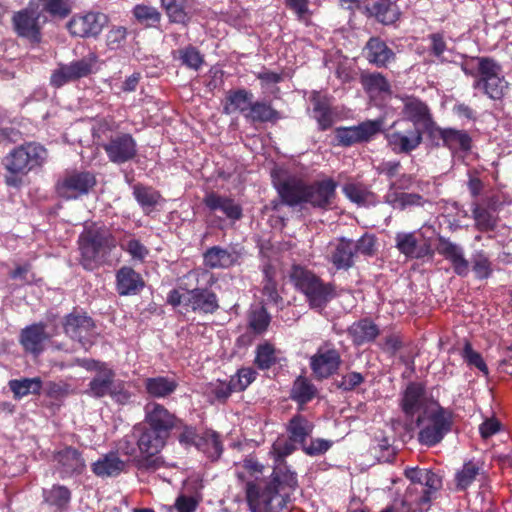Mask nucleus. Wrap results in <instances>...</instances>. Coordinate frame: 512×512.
Returning a JSON list of instances; mask_svg holds the SVG:
<instances>
[{"mask_svg":"<svg viewBox=\"0 0 512 512\" xmlns=\"http://www.w3.org/2000/svg\"><path fill=\"white\" fill-rule=\"evenodd\" d=\"M130 383L121 379L114 380L109 397L118 405H128L132 402L134 394L130 390Z\"/></svg>","mask_w":512,"mask_h":512,"instance_id":"nucleus-58","label":"nucleus"},{"mask_svg":"<svg viewBox=\"0 0 512 512\" xmlns=\"http://www.w3.org/2000/svg\"><path fill=\"white\" fill-rule=\"evenodd\" d=\"M253 94L246 89H237L229 91L227 102L233 106L234 110H238L243 115L249 110L252 102Z\"/></svg>","mask_w":512,"mask_h":512,"instance_id":"nucleus-60","label":"nucleus"},{"mask_svg":"<svg viewBox=\"0 0 512 512\" xmlns=\"http://www.w3.org/2000/svg\"><path fill=\"white\" fill-rule=\"evenodd\" d=\"M238 477L244 481L243 490L250 512H281L298 487L296 472L284 463L274 466L267 477L256 476L248 480H244L242 474Z\"/></svg>","mask_w":512,"mask_h":512,"instance_id":"nucleus-2","label":"nucleus"},{"mask_svg":"<svg viewBox=\"0 0 512 512\" xmlns=\"http://www.w3.org/2000/svg\"><path fill=\"white\" fill-rule=\"evenodd\" d=\"M257 377V372L251 367H243L231 377L234 388L238 392L244 391Z\"/></svg>","mask_w":512,"mask_h":512,"instance_id":"nucleus-64","label":"nucleus"},{"mask_svg":"<svg viewBox=\"0 0 512 512\" xmlns=\"http://www.w3.org/2000/svg\"><path fill=\"white\" fill-rule=\"evenodd\" d=\"M454 418L453 410L436 402L435 408L416 417V425L419 427L418 442L426 447L438 445L452 431Z\"/></svg>","mask_w":512,"mask_h":512,"instance_id":"nucleus-6","label":"nucleus"},{"mask_svg":"<svg viewBox=\"0 0 512 512\" xmlns=\"http://www.w3.org/2000/svg\"><path fill=\"white\" fill-rule=\"evenodd\" d=\"M364 13L385 26L394 25L401 18L399 6L391 0H377L364 6Z\"/></svg>","mask_w":512,"mask_h":512,"instance_id":"nucleus-31","label":"nucleus"},{"mask_svg":"<svg viewBox=\"0 0 512 512\" xmlns=\"http://www.w3.org/2000/svg\"><path fill=\"white\" fill-rule=\"evenodd\" d=\"M48 22V18L42 13L40 4L30 1L28 5L14 12L11 23L16 35L28 40L32 45H38L42 41V29Z\"/></svg>","mask_w":512,"mask_h":512,"instance_id":"nucleus-10","label":"nucleus"},{"mask_svg":"<svg viewBox=\"0 0 512 512\" xmlns=\"http://www.w3.org/2000/svg\"><path fill=\"white\" fill-rule=\"evenodd\" d=\"M144 386L150 396L165 398L174 393L179 384L175 378L157 376L145 379Z\"/></svg>","mask_w":512,"mask_h":512,"instance_id":"nucleus-42","label":"nucleus"},{"mask_svg":"<svg viewBox=\"0 0 512 512\" xmlns=\"http://www.w3.org/2000/svg\"><path fill=\"white\" fill-rule=\"evenodd\" d=\"M96 175L91 171H67L56 183L57 195L65 200H77L88 195L96 186Z\"/></svg>","mask_w":512,"mask_h":512,"instance_id":"nucleus-11","label":"nucleus"},{"mask_svg":"<svg viewBox=\"0 0 512 512\" xmlns=\"http://www.w3.org/2000/svg\"><path fill=\"white\" fill-rule=\"evenodd\" d=\"M115 371L108 367L90 380L86 389V394L93 398H104L109 395L115 380Z\"/></svg>","mask_w":512,"mask_h":512,"instance_id":"nucleus-38","label":"nucleus"},{"mask_svg":"<svg viewBox=\"0 0 512 512\" xmlns=\"http://www.w3.org/2000/svg\"><path fill=\"white\" fill-rule=\"evenodd\" d=\"M175 414L164 405L149 402L144 407V420L116 442L118 453L126 456L138 470H157L164 465L159 455L173 431Z\"/></svg>","mask_w":512,"mask_h":512,"instance_id":"nucleus-1","label":"nucleus"},{"mask_svg":"<svg viewBox=\"0 0 512 512\" xmlns=\"http://www.w3.org/2000/svg\"><path fill=\"white\" fill-rule=\"evenodd\" d=\"M62 324L64 333L68 337L77 340L82 346L91 344L90 337L95 328V323L87 313L74 310L64 317Z\"/></svg>","mask_w":512,"mask_h":512,"instance_id":"nucleus-20","label":"nucleus"},{"mask_svg":"<svg viewBox=\"0 0 512 512\" xmlns=\"http://www.w3.org/2000/svg\"><path fill=\"white\" fill-rule=\"evenodd\" d=\"M472 271L479 280H485L492 276L493 267L490 257L484 250H477L471 258Z\"/></svg>","mask_w":512,"mask_h":512,"instance_id":"nucleus-53","label":"nucleus"},{"mask_svg":"<svg viewBox=\"0 0 512 512\" xmlns=\"http://www.w3.org/2000/svg\"><path fill=\"white\" fill-rule=\"evenodd\" d=\"M43 382L40 377L12 379L8 386L13 393V397L19 400L29 394L39 395Z\"/></svg>","mask_w":512,"mask_h":512,"instance_id":"nucleus-45","label":"nucleus"},{"mask_svg":"<svg viewBox=\"0 0 512 512\" xmlns=\"http://www.w3.org/2000/svg\"><path fill=\"white\" fill-rule=\"evenodd\" d=\"M117 449V447L115 446ZM116 450L105 454L91 465L92 472L98 477H117L125 470V462L119 458Z\"/></svg>","mask_w":512,"mask_h":512,"instance_id":"nucleus-36","label":"nucleus"},{"mask_svg":"<svg viewBox=\"0 0 512 512\" xmlns=\"http://www.w3.org/2000/svg\"><path fill=\"white\" fill-rule=\"evenodd\" d=\"M170 23L188 26L191 17L186 11L187 5L178 0H160Z\"/></svg>","mask_w":512,"mask_h":512,"instance_id":"nucleus-48","label":"nucleus"},{"mask_svg":"<svg viewBox=\"0 0 512 512\" xmlns=\"http://www.w3.org/2000/svg\"><path fill=\"white\" fill-rule=\"evenodd\" d=\"M289 277L296 290L305 296L311 309L324 310L337 295L334 283L324 282L313 271L299 264L292 265Z\"/></svg>","mask_w":512,"mask_h":512,"instance_id":"nucleus-4","label":"nucleus"},{"mask_svg":"<svg viewBox=\"0 0 512 512\" xmlns=\"http://www.w3.org/2000/svg\"><path fill=\"white\" fill-rule=\"evenodd\" d=\"M480 473V467L473 461L465 462L462 469L455 475L456 489L465 491L475 481Z\"/></svg>","mask_w":512,"mask_h":512,"instance_id":"nucleus-56","label":"nucleus"},{"mask_svg":"<svg viewBox=\"0 0 512 512\" xmlns=\"http://www.w3.org/2000/svg\"><path fill=\"white\" fill-rule=\"evenodd\" d=\"M404 474L411 481L406 490V499L415 504L420 512H427L442 488L441 476L432 470L418 467L407 468Z\"/></svg>","mask_w":512,"mask_h":512,"instance_id":"nucleus-7","label":"nucleus"},{"mask_svg":"<svg viewBox=\"0 0 512 512\" xmlns=\"http://www.w3.org/2000/svg\"><path fill=\"white\" fill-rule=\"evenodd\" d=\"M263 274V287L262 293L267 296L271 301L277 302L280 298L277 282H276V269L271 263H266L262 267Z\"/></svg>","mask_w":512,"mask_h":512,"instance_id":"nucleus-57","label":"nucleus"},{"mask_svg":"<svg viewBox=\"0 0 512 512\" xmlns=\"http://www.w3.org/2000/svg\"><path fill=\"white\" fill-rule=\"evenodd\" d=\"M173 431L177 432L178 442L185 448H190L192 446L196 448H203L205 445V441L201 440V435L198 434L197 428L186 424L176 415Z\"/></svg>","mask_w":512,"mask_h":512,"instance_id":"nucleus-44","label":"nucleus"},{"mask_svg":"<svg viewBox=\"0 0 512 512\" xmlns=\"http://www.w3.org/2000/svg\"><path fill=\"white\" fill-rule=\"evenodd\" d=\"M342 191L351 202L356 203L357 205L373 203L376 197L374 192L370 191L361 183H346L343 186Z\"/></svg>","mask_w":512,"mask_h":512,"instance_id":"nucleus-50","label":"nucleus"},{"mask_svg":"<svg viewBox=\"0 0 512 512\" xmlns=\"http://www.w3.org/2000/svg\"><path fill=\"white\" fill-rule=\"evenodd\" d=\"M201 440L205 441V445L203 448L197 449L212 461L218 460L223 453V444L219 434L215 431H206L201 435Z\"/></svg>","mask_w":512,"mask_h":512,"instance_id":"nucleus-54","label":"nucleus"},{"mask_svg":"<svg viewBox=\"0 0 512 512\" xmlns=\"http://www.w3.org/2000/svg\"><path fill=\"white\" fill-rule=\"evenodd\" d=\"M318 395V388L315 384L306 376H297L289 391V398L294 401L298 410H304L305 405L310 403Z\"/></svg>","mask_w":512,"mask_h":512,"instance_id":"nucleus-35","label":"nucleus"},{"mask_svg":"<svg viewBox=\"0 0 512 512\" xmlns=\"http://www.w3.org/2000/svg\"><path fill=\"white\" fill-rule=\"evenodd\" d=\"M108 159L115 164L132 160L137 154V144L129 133H119L109 139L103 146Z\"/></svg>","mask_w":512,"mask_h":512,"instance_id":"nucleus-21","label":"nucleus"},{"mask_svg":"<svg viewBox=\"0 0 512 512\" xmlns=\"http://www.w3.org/2000/svg\"><path fill=\"white\" fill-rule=\"evenodd\" d=\"M285 7L292 11L299 22L309 25L312 11L309 8V0H284Z\"/></svg>","mask_w":512,"mask_h":512,"instance_id":"nucleus-61","label":"nucleus"},{"mask_svg":"<svg viewBox=\"0 0 512 512\" xmlns=\"http://www.w3.org/2000/svg\"><path fill=\"white\" fill-rule=\"evenodd\" d=\"M387 147L396 155H409L423 142L424 131L406 120L394 121L384 132Z\"/></svg>","mask_w":512,"mask_h":512,"instance_id":"nucleus-9","label":"nucleus"},{"mask_svg":"<svg viewBox=\"0 0 512 512\" xmlns=\"http://www.w3.org/2000/svg\"><path fill=\"white\" fill-rule=\"evenodd\" d=\"M128 36V30L124 26L113 25L106 34V45L110 50L124 47Z\"/></svg>","mask_w":512,"mask_h":512,"instance_id":"nucleus-62","label":"nucleus"},{"mask_svg":"<svg viewBox=\"0 0 512 512\" xmlns=\"http://www.w3.org/2000/svg\"><path fill=\"white\" fill-rule=\"evenodd\" d=\"M240 253L235 249L212 246L203 253V263L210 269H227L238 263Z\"/></svg>","mask_w":512,"mask_h":512,"instance_id":"nucleus-33","label":"nucleus"},{"mask_svg":"<svg viewBox=\"0 0 512 512\" xmlns=\"http://www.w3.org/2000/svg\"><path fill=\"white\" fill-rule=\"evenodd\" d=\"M347 334L355 346L372 343L380 334V329L373 320L368 317L353 322L347 329Z\"/></svg>","mask_w":512,"mask_h":512,"instance_id":"nucleus-34","label":"nucleus"},{"mask_svg":"<svg viewBox=\"0 0 512 512\" xmlns=\"http://www.w3.org/2000/svg\"><path fill=\"white\" fill-rule=\"evenodd\" d=\"M363 89L371 95L390 94L391 85L387 78L379 72L363 74L361 76Z\"/></svg>","mask_w":512,"mask_h":512,"instance_id":"nucleus-46","label":"nucleus"},{"mask_svg":"<svg viewBox=\"0 0 512 512\" xmlns=\"http://www.w3.org/2000/svg\"><path fill=\"white\" fill-rule=\"evenodd\" d=\"M363 53L366 60L378 68H386L396 59L395 52L378 36L368 39L363 48Z\"/></svg>","mask_w":512,"mask_h":512,"instance_id":"nucleus-28","label":"nucleus"},{"mask_svg":"<svg viewBox=\"0 0 512 512\" xmlns=\"http://www.w3.org/2000/svg\"><path fill=\"white\" fill-rule=\"evenodd\" d=\"M429 397L425 383L410 381L400 393L399 407L407 419L426 414Z\"/></svg>","mask_w":512,"mask_h":512,"instance_id":"nucleus-15","label":"nucleus"},{"mask_svg":"<svg viewBox=\"0 0 512 512\" xmlns=\"http://www.w3.org/2000/svg\"><path fill=\"white\" fill-rule=\"evenodd\" d=\"M133 17L145 28H156L161 22L162 15L153 6L137 4L132 9Z\"/></svg>","mask_w":512,"mask_h":512,"instance_id":"nucleus-49","label":"nucleus"},{"mask_svg":"<svg viewBox=\"0 0 512 512\" xmlns=\"http://www.w3.org/2000/svg\"><path fill=\"white\" fill-rule=\"evenodd\" d=\"M276 363V349L272 343L266 341L256 347L254 364L258 369L269 370Z\"/></svg>","mask_w":512,"mask_h":512,"instance_id":"nucleus-52","label":"nucleus"},{"mask_svg":"<svg viewBox=\"0 0 512 512\" xmlns=\"http://www.w3.org/2000/svg\"><path fill=\"white\" fill-rule=\"evenodd\" d=\"M71 500V491L64 485H53L44 491V501L57 509L65 508Z\"/></svg>","mask_w":512,"mask_h":512,"instance_id":"nucleus-55","label":"nucleus"},{"mask_svg":"<svg viewBox=\"0 0 512 512\" xmlns=\"http://www.w3.org/2000/svg\"><path fill=\"white\" fill-rule=\"evenodd\" d=\"M382 119L366 120L354 126H340L334 131V145L351 147L355 144L369 142L382 132Z\"/></svg>","mask_w":512,"mask_h":512,"instance_id":"nucleus-12","label":"nucleus"},{"mask_svg":"<svg viewBox=\"0 0 512 512\" xmlns=\"http://www.w3.org/2000/svg\"><path fill=\"white\" fill-rule=\"evenodd\" d=\"M472 137L465 130L445 127L444 142L442 147L450 151L470 152L472 149Z\"/></svg>","mask_w":512,"mask_h":512,"instance_id":"nucleus-43","label":"nucleus"},{"mask_svg":"<svg viewBox=\"0 0 512 512\" xmlns=\"http://www.w3.org/2000/svg\"><path fill=\"white\" fill-rule=\"evenodd\" d=\"M342 364L341 354L333 344L325 342L310 357V369L317 380H325L338 372Z\"/></svg>","mask_w":512,"mask_h":512,"instance_id":"nucleus-16","label":"nucleus"},{"mask_svg":"<svg viewBox=\"0 0 512 512\" xmlns=\"http://www.w3.org/2000/svg\"><path fill=\"white\" fill-rule=\"evenodd\" d=\"M484 203L473 201L471 203L472 217L475 221V228L480 232H491L497 227V217L492 213L496 211L498 198L491 196L486 198Z\"/></svg>","mask_w":512,"mask_h":512,"instance_id":"nucleus-26","label":"nucleus"},{"mask_svg":"<svg viewBox=\"0 0 512 512\" xmlns=\"http://www.w3.org/2000/svg\"><path fill=\"white\" fill-rule=\"evenodd\" d=\"M314 424L309 421L304 415L297 413L287 423L286 431L291 441H294L301 446L307 441V438L312 434Z\"/></svg>","mask_w":512,"mask_h":512,"instance_id":"nucleus-40","label":"nucleus"},{"mask_svg":"<svg viewBox=\"0 0 512 512\" xmlns=\"http://www.w3.org/2000/svg\"><path fill=\"white\" fill-rule=\"evenodd\" d=\"M184 305L201 314H214L220 308L217 294L208 288L188 290Z\"/></svg>","mask_w":512,"mask_h":512,"instance_id":"nucleus-25","label":"nucleus"},{"mask_svg":"<svg viewBox=\"0 0 512 512\" xmlns=\"http://www.w3.org/2000/svg\"><path fill=\"white\" fill-rule=\"evenodd\" d=\"M294 443L289 437L288 439H278L273 443L272 452L275 454V466H279L282 463L287 465L285 458L295 451Z\"/></svg>","mask_w":512,"mask_h":512,"instance_id":"nucleus-63","label":"nucleus"},{"mask_svg":"<svg viewBox=\"0 0 512 512\" xmlns=\"http://www.w3.org/2000/svg\"><path fill=\"white\" fill-rule=\"evenodd\" d=\"M437 253L451 263L453 271L460 277H465L469 272V261L465 258L464 249L449 238L437 236Z\"/></svg>","mask_w":512,"mask_h":512,"instance_id":"nucleus-23","label":"nucleus"},{"mask_svg":"<svg viewBox=\"0 0 512 512\" xmlns=\"http://www.w3.org/2000/svg\"><path fill=\"white\" fill-rule=\"evenodd\" d=\"M272 178L282 204L295 207L304 203L306 182L303 179L295 175H273Z\"/></svg>","mask_w":512,"mask_h":512,"instance_id":"nucleus-19","label":"nucleus"},{"mask_svg":"<svg viewBox=\"0 0 512 512\" xmlns=\"http://www.w3.org/2000/svg\"><path fill=\"white\" fill-rule=\"evenodd\" d=\"M78 246L81 266L87 271H92L99 267L116 247V239L106 227L90 228L80 234Z\"/></svg>","mask_w":512,"mask_h":512,"instance_id":"nucleus-5","label":"nucleus"},{"mask_svg":"<svg viewBox=\"0 0 512 512\" xmlns=\"http://www.w3.org/2000/svg\"><path fill=\"white\" fill-rule=\"evenodd\" d=\"M50 338L51 336L46 332V324L37 322L20 331L19 343L25 352L39 356L45 350V343Z\"/></svg>","mask_w":512,"mask_h":512,"instance_id":"nucleus-24","label":"nucleus"},{"mask_svg":"<svg viewBox=\"0 0 512 512\" xmlns=\"http://www.w3.org/2000/svg\"><path fill=\"white\" fill-rule=\"evenodd\" d=\"M109 23V17L103 12L88 11L76 13L67 22V30L73 37L96 39Z\"/></svg>","mask_w":512,"mask_h":512,"instance_id":"nucleus-13","label":"nucleus"},{"mask_svg":"<svg viewBox=\"0 0 512 512\" xmlns=\"http://www.w3.org/2000/svg\"><path fill=\"white\" fill-rule=\"evenodd\" d=\"M47 158L48 150L39 142L28 141L15 146L2 160L6 171L4 183L8 187L19 189L24 184V178L41 169Z\"/></svg>","mask_w":512,"mask_h":512,"instance_id":"nucleus-3","label":"nucleus"},{"mask_svg":"<svg viewBox=\"0 0 512 512\" xmlns=\"http://www.w3.org/2000/svg\"><path fill=\"white\" fill-rule=\"evenodd\" d=\"M312 104V117L316 120L319 131H327L334 125L335 113L330 98L318 91H313L310 96Z\"/></svg>","mask_w":512,"mask_h":512,"instance_id":"nucleus-30","label":"nucleus"},{"mask_svg":"<svg viewBox=\"0 0 512 512\" xmlns=\"http://www.w3.org/2000/svg\"><path fill=\"white\" fill-rule=\"evenodd\" d=\"M203 204L211 212L221 211L232 222H236L243 217V209L239 203L231 197L216 192L206 194L203 198Z\"/></svg>","mask_w":512,"mask_h":512,"instance_id":"nucleus-29","label":"nucleus"},{"mask_svg":"<svg viewBox=\"0 0 512 512\" xmlns=\"http://www.w3.org/2000/svg\"><path fill=\"white\" fill-rule=\"evenodd\" d=\"M395 247L410 259L433 258L435 251L429 240L419 243L415 232H399L395 236Z\"/></svg>","mask_w":512,"mask_h":512,"instance_id":"nucleus-22","label":"nucleus"},{"mask_svg":"<svg viewBox=\"0 0 512 512\" xmlns=\"http://www.w3.org/2000/svg\"><path fill=\"white\" fill-rule=\"evenodd\" d=\"M174 58L178 59L182 66L194 71H199L205 62L204 55L192 44L174 52Z\"/></svg>","mask_w":512,"mask_h":512,"instance_id":"nucleus-47","label":"nucleus"},{"mask_svg":"<svg viewBox=\"0 0 512 512\" xmlns=\"http://www.w3.org/2000/svg\"><path fill=\"white\" fill-rule=\"evenodd\" d=\"M97 61L98 56L95 53H89L69 64H59L51 74L50 84L55 88H60L69 82L88 77L93 73Z\"/></svg>","mask_w":512,"mask_h":512,"instance_id":"nucleus-14","label":"nucleus"},{"mask_svg":"<svg viewBox=\"0 0 512 512\" xmlns=\"http://www.w3.org/2000/svg\"><path fill=\"white\" fill-rule=\"evenodd\" d=\"M55 468L61 479H69L82 475L86 471V460L83 453L73 446H64L53 453Z\"/></svg>","mask_w":512,"mask_h":512,"instance_id":"nucleus-17","label":"nucleus"},{"mask_svg":"<svg viewBox=\"0 0 512 512\" xmlns=\"http://www.w3.org/2000/svg\"><path fill=\"white\" fill-rule=\"evenodd\" d=\"M477 61V78L474 88L481 89L493 100H501L507 93L509 83L502 75V66L491 57H475Z\"/></svg>","mask_w":512,"mask_h":512,"instance_id":"nucleus-8","label":"nucleus"},{"mask_svg":"<svg viewBox=\"0 0 512 512\" xmlns=\"http://www.w3.org/2000/svg\"><path fill=\"white\" fill-rule=\"evenodd\" d=\"M244 117L253 123H275L281 119L280 112L270 103L264 101L250 103L249 110Z\"/></svg>","mask_w":512,"mask_h":512,"instance_id":"nucleus-41","label":"nucleus"},{"mask_svg":"<svg viewBox=\"0 0 512 512\" xmlns=\"http://www.w3.org/2000/svg\"><path fill=\"white\" fill-rule=\"evenodd\" d=\"M144 287V279L132 267L123 266L116 272V291L120 296L137 295Z\"/></svg>","mask_w":512,"mask_h":512,"instance_id":"nucleus-32","label":"nucleus"},{"mask_svg":"<svg viewBox=\"0 0 512 512\" xmlns=\"http://www.w3.org/2000/svg\"><path fill=\"white\" fill-rule=\"evenodd\" d=\"M338 183L331 177L306 183L304 203L328 210L336 198Z\"/></svg>","mask_w":512,"mask_h":512,"instance_id":"nucleus-18","label":"nucleus"},{"mask_svg":"<svg viewBox=\"0 0 512 512\" xmlns=\"http://www.w3.org/2000/svg\"><path fill=\"white\" fill-rule=\"evenodd\" d=\"M38 3H42V13L50 14L52 17L64 19L71 14L72 8L68 0H38Z\"/></svg>","mask_w":512,"mask_h":512,"instance_id":"nucleus-59","label":"nucleus"},{"mask_svg":"<svg viewBox=\"0 0 512 512\" xmlns=\"http://www.w3.org/2000/svg\"><path fill=\"white\" fill-rule=\"evenodd\" d=\"M247 319L249 329L257 335L266 332L271 322V316L263 305L250 309Z\"/></svg>","mask_w":512,"mask_h":512,"instance_id":"nucleus-51","label":"nucleus"},{"mask_svg":"<svg viewBox=\"0 0 512 512\" xmlns=\"http://www.w3.org/2000/svg\"><path fill=\"white\" fill-rule=\"evenodd\" d=\"M328 261L337 270H348L355 264V245L352 239L345 237L338 238L330 243Z\"/></svg>","mask_w":512,"mask_h":512,"instance_id":"nucleus-27","label":"nucleus"},{"mask_svg":"<svg viewBox=\"0 0 512 512\" xmlns=\"http://www.w3.org/2000/svg\"><path fill=\"white\" fill-rule=\"evenodd\" d=\"M403 113L407 117L405 120L422 127L431 122L433 114L429 106L419 98H408L403 105Z\"/></svg>","mask_w":512,"mask_h":512,"instance_id":"nucleus-37","label":"nucleus"},{"mask_svg":"<svg viewBox=\"0 0 512 512\" xmlns=\"http://www.w3.org/2000/svg\"><path fill=\"white\" fill-rule=\"evenodd\" d=\"M133 196L146 215H149L155 207L164 201L161 193L152 186L141 183L133 185Z\"/></svg>","mask_w":512,"mask_h":512,"instance_id":"nucleus-39","label":"nucleus"}]
</instances>
